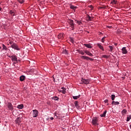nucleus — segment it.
<instances>
[{"mask_svg": "<svg viewBox=\"0 0 131 131\" xmlns=\"http://www.w3.org/2000/svg\"><path fill=\"white\" fill-rule=\"evenodd\" d=\"M101 57L102 58H105V59H108V56L106 55H102Z\"/></svg>", "mask_w": 131, "mask_h": 131, "instance_id": "nucleus-28", "label": "nucleus"}, {"mask_svg": "<svg viewBox=\"0 0 131 131\" xmlns=\"http://www.w3.org/2000/svg\"><path fill=\"white\" fill-rule=\"evenodd\" d=\"M33 117L35 118L38 116V111L37 110H34L32 111Z\"/></svg>", "mask_w": 131, "mask_h": 131, "instance_id": "nucleus-2", "label": "nucleus"}, {"mask_svg": "<svg viewBox=\"0 0 131 131\" xmlns=\"http://www.w3.org/2000/svg\"><path fill=\"white\" fill-rule=\"evenodd\" d=\"M76 23H77V24H78L79 25H81V24H82V23L80 21H78V20H76Z\"/></svg>", "mask_w": 131, "mask_h": 131, "instance_id": "nucleus-31", "label": "nucleus"}, {"mask_svg": "<svg viewBox=\"0 0 131 131\" xmlns=\"http://www.w3.org/2000/svg\"><path fill=\"white\" fill-rule=\"evenodd\" d=\"M9 43H10L11 46H12V45L14 44V43H15L13 42V41H10V42H9Z\"/></svg>", "mask_w": 131, "mask_h": 131, "instance_id": "nucleus-41", "label": "nucleus"}, {"mask_svg": "<svg viewBox=\"0 0 131 131\" xmlns=\"http://www.w3.org/2000/svg\"><path fill=\"white\" fill-rule=\"evenodd\" d=\"M106 104H107V105L108 106L109 103L107 102V103H106Z\"/></svg>", "mask_w": 131, "mask_h": 131, "instance_id": "nucleus-46", "label": "nucleus"}, {"mask_svg": "<svg viewBox=\"0 0 131 131\" xmlns=\"http://www.w3.org/2000/svg\"><path fill=\"white\" fill-rule=\"evenodd\" d=\"M24 107V106L23 105V104H20L17 106V108H18V109H23Z\"/></svg>", "mask_w": 131, "mask_h": 131, "instance_id": "nucleus-24", "label": "nucleus"}, {"mask_svg": "<svg viewBox=\"0 0 131 131\" xmlns=\"http://www.w3.org/2000/svg\"><path fill=\"white\" fill-rule=\"evenodd\" d=\"M25 80V76L24 75H22L19 77V80L20 81H24V80Z\"/></svg>", "mask_w": 131, "mask_h": 131, "instance_id": "nucleus-13", "label": "nucleus"}, {"mask_svg": "<svg viewBox=\"0 0 131 131\" xmlns=\"http://www.w3.org/2000/svg\"><path fill=\"white\" fill-rule=\"evenodd\" d=\"M89 8H90V9H91V10H93L94 9V7H93L92 5H90L89 6Z\"/></svg>", "mask_w": 131, "mask_h": 131, "instance_id": "nucleus-36", "label": "nucleus"}, {"mask_svg": "<svg viewBox=\"0 0 131 131\" xmlns=\"http://www.w3.org/2000/svg\"><path fill=\"white\" fill-rule=\"evenodd\" d=\"M84 53L85 52H82V51H79V54H80L81 55H84Z\"/></svg>", "mask_w": 131, "mask_h": 131, "instance_id": "nucleus-35", "label": "nucleus"}, {"mask_svg": "<svg viewBox=\"0 0 131 131\" xmlns=\"http://www.w3.org/2000/svg\"><path fill=\"white\" fill-rule=\"evenodd\" d=\"M107 111H105L102 114L100 115L101 117H105Z\"/></svg>", "mask_w": 131, "mask_h": 131, "instance_id": "nucleus-17", "label": "nucleus"}, {"mask_svg": "<svg viewBox=\"0 0 131 131\" xmlns=\"http://www.w3.org/2000/svg\"><path fill=\"white\" fill-rule=\"evenodd\" d=\"M0 11H2V8L0 7Z\"/></svg>", "mask_w": 131, "mask_h": 131, "instance_id": "nucleus-48", "label": "nucleus"}, {"mask_svg": "<svg viewBox=\"0 0 131 131\" xmlns=\"http://www.w3.org/2000/svg\"><path fill=\"white\" fill-rule=\"evenodd\" d=\"M64 36H65L64 33H61L58 34L57 37L59 38V39H63V38H64Z\"/></svg>", "mask_w": 131, "mask_h": 131, "instance_id": "nucleus-7", "label": "nucleus"}, {"mask_svg": "<svg viewBox=\"0 0 131 131\" xmlns=\"http://www.w3.org/2000/svg\"><path fill=\"white\" fill-rule=\"evenodd\" d=\"M88 60H90V61H94V58L88 57Z\"/></svg>", "mask_w": 131, "mask_h": 131, "instance_id": "nucleus-37", "label": "nucleus"}, {"mask_svg": "<svg viewBox=\"0 0 131 131\" xmlns=\"http://www.w3.org/2000/svg\"><path fill=\"white\" fill-rule=\"evenodd\" d=\"M90 79H85L82 78L81 79V83H84V84H89L90 83Z\"/></svg>", "mask_w": 131, "mask_h": 131, "instance_id": "nucleus-3", "label": "nucleus"}, {"mask_svg": "<svg viewBox=\"0 0 131 131\" xmlns=\"http://www.w3.org/2000/svg\"><path fill=\"white\" fill-rule=\"evenodd\" d=\"M81 59H84V60H89V57L88 56H81Z\"/></svg>", "mask_w": 131, "mask_h": 131, "instance_id": "nucleus-22", "label": "nucleus"}, {"mask_svg": "<svg viewBox=\"0 0 131 131\" xmlns=\"http://www.w3.org/2000/svg\"><path fill=\"white\" fill-rule=\"evenodd\" d=\"M79 98H80V95H79L78 96H73V98L74 100H77V99H79Z\"/></svg>", "mask_w": 131, "mask_h": 131, "instance_id": "nucleus-18", "label": "nucleus"}, {"mask_svg": "<svg viewBox=\"0 0 131 131\" xmlns=\"http://www.w3.org/2000/svg\"><path fill=\"white\" fill-rule=\"evenodd\" d=\"M11 60L13 62H17L18 61V58H17V57L15 55H12L11 56Z\"/></svg>", "mask_w": 131, "mask_h": 131, "instance_id": "nucleus-9", "label": "nucleus"}, {"mask_svg": "<svg viewBox=\"0 0 131 131\" xmlns=\"http://www.w3.org/2000/svg\"><path fill=\"white\" fill-rule=\"evenodd\" d=\"M108 102H109V100L107 99L104 100V103H108Z\"/></svg>", "mask_w": 131, "mask_h": 131, "instance_id": "nucleus-39", "label": "nucleus"}, {"mask_svg": "<svg viewBox=\"0 0 131 131\" xmlns=\"http://www.w3.org/2000/svg\"><path fill=\"white\" fill-rule=\"evenodd\" d=\"M7 107L9 110L13 111L14 110V106L12 105L11 102H8L7 104Z\"/></svg>", "mask_w": 131, "mask_h": 131, "instance_id": "nucleus-5", "label": "nucleus"}, {"mask_svg": "<svg viewBox=\"0 0 131 131\" xmlns=\"http://www.w3.org/2000/svg\"><path fill=\"white\" fill-rule=\"evenodd\" d=\"M85 54H86V55H88V56L90 55V51H88V50H85L84 51Z\"/></svg>", "mask_w": 131, "mask_h": 131, "instance_id": "nucleus-27", "label": "nucleus"}, {"mask_svg": "<svg viewBox=\"0 0 131 131\" xmlns=\"http://www.w3.org/2000/svg\"><path fill=\"white\" fill-rule=\"evenodd\" d=\"M50 119H51V120H53L54 117H51V118H50Z\"/></svg>", "mask_w": 131, "mask_h": 131, "instance_id": "nucleus-42", "label": "nucleus"}, {"mask_svg": "<svg viewBox=\"0 0 131 131\" xmlns=\"http://www.w3.org/2000/svg\"><path fill=\"white\" fill-rule=\"evenodd\" d=\"M113 3L114 4H116V2L115 1H113Z\"/></svg>", "mask_w": 131, "mask_h": 131, "instance_id": "nucleus-43", "label": "nucleus"}, {"mask_svg": "<svg viewBox=\"0 0 131 131\" xmlns=\"http://www.w3.org/2000/svg\"><path fill=\"white\" fill-rule=\"evenodd\" d=\"M115 46H117V43H115Z\"/></svg>", "mask_w": 131, "mask_h": 131, "instance_id": "nucleus-45", "label": "nucleus"}, {"mask_svg": "<svg viewBox=\"0 0 131 131\" xmlns=\"http://www.w3.org/2000/svg\"><path fill=\"white\" fill-rule=\"evenodd\" d=\"M70 8L72 9V10H76V9H77V7L71 5L70 6Z\"/></svg>", "mask_w": 131, "mask_h": 131, "instance_id": "nucleus-19", "label": "nucleus"}, {"mask_svg": "<svg viewBox=\"0 0 131 131\" xmlns=\"http://www.w3.org/2000/svg\"><path fill=\"white\" fill-rule=\"evenodd\" d=\"M21 118L17 117L16 119L15 120V122L16 124H18V125H20V123L21 122Z\"/></svg>", "mask_w": 131, "mask_h": 131, "instance_id": "nucleus-8", "label": "nucleus"}, {"mask_svg": "<svg viewBox=\"0 0 131 131\" xmlns=\"http://www.w3.org/2000/svg\"><path fill=\"white\" fill-rule=\"evenodd\" d=\"M87 19H88V21L92 20V17L91 16H90V15L88 16V17H87Z\"/></svg>", "mask_w": 131, "mask_h": 131, "instance_id": "nucleus-33", "label": "nucleus"}, {"mask_svg": "<svg viewBox=\"0 0 131 131\" xmlns=\"http://www.w3.org/2000/svg\"><path fill=\"white\" fill-rule=\"evenodd\" d=\"M89 56H90V57H93L94 55L91 53H89Z\"/></svg>", "mask_w": 131, "mask_h": 131, "instance_id": "nucleus-40", "label": "nucleus"}, {"mask_svg": "<svg viewBox=\"0 0 131 131\" xmlns=\"http://www.w3.org/2000/svg\"><path fill=\"white\" fill-rule=\"evenodd\" d=\"M108 48L110 49V52H112L113 51V46H110Z\"/></svg>", "mask_w": 131, "mask_h": 131, "instance_id": "nucleus-32", "label": "nucleus"}, {"mask_svg": "<svg viewBox=\"0 0 131 131\" xmlns=\"http://www.w3.org/2000/svg\"><path fill=\"white\" fill-rule=\"evenodd\" d=\"M9 58H12V57H11L12 56H9Z\"/></svg>", "mask_w": 131, "mask_h": 131, "instance_id": "nucleus-47", "label": "nucleus"}, {"mask_svg": "<svg viewBox=\"0 0 131 131\" xmlns=\"http://www.w3.org/2000/svg\"><path fill=\"white\" fill-rule=\"evenodd\" d=\"M108 28H111V27H111V26H107V27Z\"/></svg>", "mask_w": 131, "mask_h": 131, "instance_id": "nucleus-44", "label": "nucleus"}, {"mask_svg": "<svg viewBox=\"0 0 131 131\" xmlns=\"http://www.w3.org/2000/svg\"><path fill=\"white\" fill-rule=\"evenodd\" d=\"M3 50H5V51H8V48L5 45L3 44L2 45Z\"/></svg>", "mask_w": 131, "mask_h": 131, "instance_id": "nucleus-21", "label": "nucleus"}, {"mask_svg": "<svg viewBox=\"0 0 131 131\" xmlns=\"http://www.w3.org/2000/svg\"><path fill=\"white\" fill-rule=\"evenodd\" d=\"M130 119H131V115H128L127 116L126 121H129V120H130Z\"/></svg>", "mask_w": 131, "mask_h": 131, "instance_id": "nucleus-25", "label": "nucleus"}, {"mask_svg": "<svg viewBox=\"0 0 131 131\" xmlns=\"http://www.w3.org/2000/svg\"><path fill=\"white\" fill-rule=\"evenodd\" d=\"M112 105H119V102L113 101L112 102Z\"/></svg>", "mask_w": 131, "mask_h": 131, "instance_id": "nucleus-15", "label": "nucleus"}, {"mask_svg": "<svg viewBox=\"0 0 131 131\" xmlns=\"http://www.w3.org/2000/svg\"><path fill=\"white\" fill-rule=\"evenodd\" d=\"M111 97H112V101H114V100H115V95H112Z\"/></svg>", "mask_w": 131, "mask_h": 131, "instance_id": "nucleus-29", "label": "nucleus"}, {"mask_svg": "<svg viewBox=\"0 0 131 131\" xmlns=\"http://www.w3.org/2000/svg\"><path fill=\"white\" fill-rule=\"evenodd\" d=\"M84 46L86 47V48H88V49H92V48H93L91 44H84Z\"/></svg>", "mask_w": 131, "mask_h": 131, "instance_id": "nucleus-14", "label": "nucleus"}, {"mask_svg": "<svg viewBox=\"0 0 131 131\" xmlns=\"http://www.w3.org/2000/svg\"><path fill=\"white\" fill-rule=\"evenodd\" d=\"M52 100H54V101H58L59 100V97L57 96H54L52 98Z\"/></svg>", "mask_w": 131, "mask_h": 131, "instance_id": "nucleus-20", "label": "nucleus"}, {"mask_svg": "<svg viewBox=\"0 0 131 131\" xmlns=\"http://www.w3.org/2000/svg\"><path fill=\"white\" fill-rule=\"evenodd\" d=\"M17 2H18V3H19V4H23V3H24V2H25V1H24V0H17Z\"/></svg>", "mask_w": 131, "mask_h": 131, "instance_id": "nucleus-30", "label": "nucleus"}, {"mask_svg": "<svg viewBox=\"0 0 131 131\" xmlns=\"http://www.w3.org/2000/svg\"><path fill=\"white\" fill-rule=\"evenodd\" d=\"M105 38H106V37H103L102 39H101V41L102 42H104L105 41Z\"/></svg>", "mask_w": 131, "mask_h": 131, "instance_id": "nucleus-34", "label": "nucleus"}, {"mask_svg": "<svg viewBox=\"0 0 131 131\" xmlns=\"http://www.w3.org/2000/svg\"><path fill=\"white\" fill-rule=\"evenodd\" d=\"M92 124L94 125H98V118H93L92 119Z\"/></svg>", "mask_w": 131, "mask_h": 131, "instance_id": "nucleus-6", "label": "nucleus"}, {"mask_svg": "<svg viewBox=\"0 0 131 131\" xmlns=\"http://www.w3.org/2000/svg\"><path fill=\"white\" fill-rule=\"evenodd\" d=\"M11 48L14 49V50H16V51H20V48L18 47V45L14 43L11 46Z\"/></svg>", "mask_w": 131, "mask_h": 131, "instance_id": "nucleus-4", "label": "nucleus"}, {"mask_svg": "<svg viewBox=\"0 0 131 131\" xmlns=\"http://www.w3.org/2000/svg\"><path fill=\"white\" fill-rule=\"evenodd\" d=\"M126 112H127V111L125 109L123 110L122 111V114H126Z\"/></svg>", "mask_w": 131, "mask_h": 131, "instance_id": "nucleus-26", "label": "nucleus"}, {"mask_svg": "<svg viewBox=\"0 0 131 131\" xmlns=\"http://www.w3.org/2000/svg\"><path fill=\"white\" fill-rule=\"evenodd\" d=\"M10 15H11L12 16H16V15L15 11H14V10H11V11H10Z\"/></svg>", "mask_w": 131, "mask_h": 131, "instance_id": "nucleus-11", "label": "nucleus"}, {"mask_svg": "<svg viewBox=\"0 0 131 131\" xmlns=\"http://www.w3.org/2000/svg\"><path fill=\"white\" fill-rule=\"evenodd\" d=\"M71 42H72L73 43V42H74V40H73V38H71L70 39Z\"/></svg>", "mask_w": 131, "mask_h": 131, "instance_id": "nucleus-38", "label": "nucleus"}, {"mask_svg": "<svg viewBox=\"0 0 131 131\" xmlns=\"http://www.w3.org/2000/svg\"><path fill=\"white\" fill-rule=\"evenodd\" d=\"M75 106L76 107V108H79V106L78 105V101H75L74 102Z\"/></svg>", "mask_w": 131, "mask_h": 131, "instance_id": "nucleus-23", "label": "nucleus"}, {"mask_svg": "<svg viewBox=\"0 0 131 131\" xmlns=\"http://www.w3.org/2000/svg\"><path fill=\"white\" fill-rule=\"evenodd\" d=\"M97 46L98 47V48H99V49H100V50H102V51H104V47H103V46H102V45H101V44L98 43Z\"/></svg>", "mask_w": 131, "mask_h": 131, "instance_id": "nucleus-16", "label": "nucleus"}, {"mask_svg": "<svg viewBox=\"0 0 131 131\" xmlns=\"http://www.w3.org/2000/svg\"><path fill=\"white\" fill-rule=\"evenodd\" d=\"M68 23L69 25H70V27L72 28V30H74V21H73V20L69 19L68 20Z\"/></svg>", "mask_w": 131, "mask_h": 131, "instance_id": "nucleus-1", "label": "nucleus"}, {"mask_svg": "<svg viewBox=\"0 0 131 131\" xmlns=\"http://www.w3.org/2000/svg\"><path fill=\"white\" fill-rule=\"evenodd\" d=\"M60 92H61V93H62V94H66V89H65L64 88H61Z\"/></svg>", "mask_w": 131, "mask_h": 131, "instance_id": "nucleus-12", "label": "nucleus"}, {"mask_svg": "<svg viewBox=\"0 0 131 131\" xmlns=\"http://www.w3.org/2000/svg\"><path fill=\"white\" fill-rule=\"evenodd\" d=\"M54 81H55V79H54Z\"/></svg>", "mask_w": 131, "mask_h": 131, "instance_id": "nucleus-49", "label": "nucleus"}, {"mask_svg": "<svg viewBox=\"0 0 131 131\" xmlns=\"http://www.w3.org/2000/svg\"><path fill=\"white\" fill-rule=\"evenodd\" d=\"M122 54H127V50H126V48L123 47L122 49Z\"/></svg>", "mask_w": 131, "mask_h": 131, "instance_id": "nucleus-10", "label": "nucleus"}]
</instances>
